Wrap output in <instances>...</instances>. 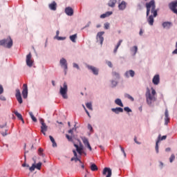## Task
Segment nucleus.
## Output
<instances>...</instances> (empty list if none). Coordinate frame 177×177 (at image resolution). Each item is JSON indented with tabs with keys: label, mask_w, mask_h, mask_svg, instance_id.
<instances>
[{
	"label": "nucleus",
	"mask_w": 177,
	"mask_h": 177,
	"mask_svg": "<svg viewBox=\"0 0 177 177\" xmlns=\"http://www.w3.org/2000/svg\"><path fill=\"white\" fill-rule=\"evenodd\" d=\"M147 9V21L150 26H154V17L158 16V10L156 9V1L151 0L145 3Z\"/></svg>",
	"instance_id": "f257e3e1"
},
{
	"label": "nucleus",
	"mask_w": 177,
	"mask_h": 177,
	"mask_svg": "<svg viewBox=\"0 0 177 177\" xmlns=\"http://www.w3.org/2000/svg\"><path fill=\"white\" fill-rule=\"evenodd\" d=\"M156 94L157 92H156V90L153 88H151V90L149 88H147L145 99L148 106H151L153 103L157 100V98L156 97Z\"/></svg>",
	"instance_id": "f03ea898"
},
{
	"label": "nucleus",
	"mask_w": 177,
	"mask_h": 177,
	"mask_svg": "<svg viewBox=\"0 0 177 177\" xmlns=\"http://www.w3.org/2000/svg\"><path fill=\"white\" fill-rule=\"evenodd\" d=\"M0 46H3V48H7V49H10V48L13 46V40L10 37L1 39L0 40Z\"/></svg>",
	"instance_id": "7ed1b4c3"
},
{
	"label": "nucleus",
	"mask_w": 177,
	"mask_h": 177,
	"mask_svg": "<svg viewBox=\"0 0 177 177\" xmlns=\"http://www.w3.org/2000/svg\"><path fill=\"white\" fill-rule=\"evenodd\" d=\"M67 92H68V86L67 85V83L65 82H64L62 86H60L59 95L62 96L63 99H68Z\"/></svg>",
	"instance_id": "20e7f679"
},
{
	"label": "nucleus",
	"mask_w": 177,
	"mask_h": 177,
	"mask_svg": "<svg viewBox=\"0 0 177 177\" xmlns=\"http://www.w3.org/2000/svg\"><path fill=\"white\" fill-rule=\"evenodd\" d=\"M59 64L62 68H64V75H67V71L68 70V64L67 63V59L66 58L62 57L59 60Z\"/></svg>",
	"instance_id": "39448f33"
},
{
	"label": "nucleus",
	"mask_w": 177,
	"mask_h": 177,
	"mask_svg": "<svg viewBox=\"0 0 177 177\" xmlns=\"http://www.w3.org/2000/svg\"><path fill=\"white\" fill-rule=\"evenodd\" d=\"M79 142H80L79 145L74 143L73 146L75 147L76 151L78 153V154H80V156H82V153H84V145H82L81 141H79Z\"/></svg>",
	"instance_id": "423d86ee"
},
{
	"label": "nucleus",
	"mask_w": 177,
	"mask_h": 177,
	"mask_svg": "<svg viewBox=\"0 0 177 177\" xmlns=\"http://www.w3.org/2000/svg\"><path fill=\"white\" fill-rule=\"evenodd\" d=\"M86 67L92 72L94 75H99V68L89 64H86Z\"/></svg>",
	"instance_id": "0eeeda50"
},
{
	"label": "nucleus",
	"mask_w": 177,
	"mask_h": 177,
	"mask_svg": "<svg viewBox=\"0 0 177 177\" xmlns=\"http://www.w3.org/2000/svg\"><path fill=\"white\" fill-rule=\"evenodd\" d=\"M103 35H104V32L103 31L98 32L96 35L97 42H100V45H103V41H104Z\"/></svg>",
	"instance_id": "6e6552de"
},
{
	"label": "nucleus",
	"mask_w": 177,
	"mask_h": 177,
	"mask_svg": "<svg viewBox=\"0 0 177 177\" xmlns=\"http://www.w3.org/2000/svg\"><path fill=\"white\" fill-rule=\"evenodd\" d=\"M169 9H171V10L173 13H175L176 15H177V9H176V8H177V0L171 2L169 4Z\"/></svg>",
	"instance_id": "1a4fd4ad"
},
{
	"label": "nucleus",
	"mask_w": 177,
	"mask_h": 177,
	"mask_svg": "<svg viewBox=\"0 0 177 177\" xmlns=\"http://www.w3.org/2000/svg\"><path fill=\"white\" fill-rule=\"evenodd\" d=\"M135 71L130 69L124 73V78H133V77H135Z\"/></svg>",
	"instance_id": "9d476101"
},
{
	"label": "nucleus",
	"mask_w": 177,
	"mask_h": 177,
	"mask_svg": "<svg viewBox=\"0 0 177 177\" xmlns=\"http://www.w3.org/2000/svg\"><path fill=\"white\" fill-rule=\"evenodd\" d=\"M31 57H32V56L31 55L30 53L26 55V66H28V67H32V64H34V61L31 59Z\"/></svg>",
	"instance_id": "9b49d317"
},
{
	"label": "nucleus",
	"mask_w": 177,
	"mask_h": 177,
	"mask_svg": "<svg viewBox=\"0 0 177 177\" xmlns=\"http://www.w3.org/2000/svg\"><path fill=\"white\" fill-rule=\"evenodd\" d=\"M23 88L22 96L24 99H27L28 96V86H27V84H24Z\"/></svg>",
	"instance_id": "f8f14e48"
},
{
	"label": "nucleus",
	"mask_w": 177,
	"mask_h": 177,
	"mask_svg": "<svg viewBox=\"0 0 177 177\" xmlns=\"http://www.w3.org/2000/svg\"><path fill=\"white\" fill-rule=\"evenodd\" d=\"M128 6V3L125 1H122L120 3H118V8L119 10L124 11L125 9H127V7Z\"/></svg>",
	"instance_id": "ddd939ff"
},
{
	"label": "nucleus",
	"mask_w": 177,
	"mask_h": 177,
	"mask_svg": "<svg viewBox=\"0 0 177 177\" xmlns=\"http://www.w3.org/2000/svg\"><path fill=\"white\" fill-rule=\"evenodd\" d=\"M41 167H42V162H38L37 165H35V163H33L32 166L29 168V171H30V172H32L35 171V168L39 170L41 169Z\"/></svg>",
	"instance_id": "4468645a"
},
{
	"label": "nucleus",
	"mask_w": 177,
	"mask_h": 177,
	"mask_svg": "<svg viewBox=\"0 0 177 177\" xmlns=\"http://www.w3.org/2000/svg\"><path fill=\"white\" fill-rule=\"evenodd\" d=\"M39 122L41 124V132H46V131H48V126H46V124L45 123V122H44V119L40 118Z\"/></svg>",
	"instance_id": "2eb2a0df"
},
{
	"label": "nucleus",
	"mask_w": 177,
	"mask_h": 177,
	"mask_svg": "<svg viewBox=\"0 0 177 177\" xmlns=\"http://www.w3.org/2000/svg\"><path fill=\"white\" fill-rule=\"evenodd\" d=\"M102 175H106V177H111V169L110 167H104L102 171Z\"/></svg>",
	"instance_id": "dca6fc26"
},
{
	"label": "nucleus",
	"mask_w": 177,
	"mask_h": 177,
	"mask_svg": "<svg viewBox=\"0 0 177 177\" xmlns=\"http://www.w3.org/2000/svg\"><path fill=\"white\" fill-rule=\"evenodd\" d=\"M64 12L67 16H73V15H74V10L71 7H66L64 10Z\"/></svg>",
	"instance_id": "f3484780"
},
{
	"label": "nucleus",
	"mask_w": 177,
	"mask_h": 177,
	"mask_svg": "<svg viewBox=\"0 0 177 177\" xmlns=\"http://www.w3.org/2000/svg\"><path fill=\"white\" fill-rule=\"evenodd\" d=\"M169 120V113L168 112V109H166L165 111V125H168Z\"/></svg>",
	"instance_id": "a211bd4d"
},
{
	"label": "nucleus",
	"mask_w": 177,
	"mask_h": 177,
	"mask_svg": "<svg viewBox=\"0 0 177 177\" xmlns=\"http://www.w3.org/2000/svg\"><path fill=\"white\" fill-rule=\"evenodd\" d=\"M130 53L131 56H136V53H138V46H133L130 48Z\"/></svg>",
	"instance_id": "6ab92c4d"
},
{
	"label": "nucleus",
	"mask_w": 177,
	"mask_h": 177,
	"mask_svg": "<svg viewBox=\"0 0 177 177\" xmlns=\"http://www.w3.org/2000/svg\"><path fill=\"white\" fill-rule=\"evenodd\" d=\"M162 26L163 28H165V30H169V28H171V27H172V22L165 21L162 24Z\"/></svg>",
	"instance_id": "aec40b11"
},
{
	"label": "nucleus",
	"mask_w": 177,
	"mask_h": 177,
	"mask_svg": "<svg viewBox=\"0 0 177 177\" xmlns=\"http://www.w3.org/2000/svg\"><path fill=\"white\" fill-rule=\"evenodd\" d=\"M153 85H158L160 84V75H155L152 79Z\"/></svg>",
	"instance_id": "412c9836"
},
{
	"label": "nucleus",
	"mask_w": 177,
	"mask_h": 177,
	"mask_svg": "<svg viewBox=\"0 0 177 177\" xmlns=\"http://www.w3.org/2000/svg\"><path fill=\"white\" fill-rule=\"evenodd\" d=\"M111 111L115 114H120V113H124V109L121 107L112 108Z\"/></svg>",
	"instance_id": "4be33fe9"
},
{
	"label": "nucleus",
	"mask_w": 177,
	"mask_h": 177,
	"mask_svg": "<svg viewBox=\"0 0 177 177\" xmlns=\"http://www.w3.org/2000/svg\"><path fill=\"white\" fill-rule=\"evenodd\" d=\"M48 8L50 10L55 11L57 9V3H56V1H53L48 5Z\"/></svg>",
	"instance_id": "5701e85b"
},
{
	"label": "nucleus",
	"mask_w": 177,
	"mask_h": 177,
	"mask_svg": "<svg viewBox=\"0 0 177 177\" xmlns=\"http://www.w3.org/2000/svg\"><path fill=\"white\" fill-rule=\"evenodd\" d=\"M0 133L3 137L8 136V135H10V133H9V127H6V129H3V130H1Z\"/></svg>",
	"instance_id": "b1692460"
},
{
	"label": "nucleus",
	"mask_w": 177,
	"mask_h": 177,
	"mask_svg": "<svg viewBox=\"0 0 177 177\" xmlns=\"http://www.w3.org/2000/svg\"><path fill=\"white\" fill-rule=\"evenodd\" d=\"M112 77L113 80H117L118 81H119V80H120L121 78V75H120V73L117 71L112 72Z\"/></svg>",
	"instance_id": "393cba45"
},
{
	"label": "nucleus",
	"mask_w": 177,
	"mask_h": 177,
	"mask_svg": "<svg viewBox=\"0 0 177 177\" xmlns=\"http://www.w3.org/2000/svg\"><path fill=\"white\" fill-rule=\"evenodd\" d=\"M73 153L74 156H75V158H72L71 159V161H75V162H77V161H79L80 164H82V162L81 161V160H80V158H78L77 157V151L75 150H73Z\"/></svg>",
	"instance_id": "a878e982"
},
{
	"label": "nucleus",
	"mask_w": 177,
	"mask_h": 177,
	"mask_svg": "<svg viewBox=\"0 0 177 177\" xmlns=\"http://www.w3.org/2000/svg\"><path fill=\"white\" fill-rule=\"evenodd\" d=\"M117 0H109L108 2V6H109V8H115Z\"/></svg>",
	"instance_id": "bb28decb"
},
{
	"label": "nucleus",
	"mask_w": 177,
	"mask_h": 177,
	"mask_svg": "<svg viewBox=\"0 0 177 177\" xmlns=\"http://www.w3.org/2000/svg\"><path fill=\"white\" fill-rule=\"evenodd\" d=\"M115 103L117 104V106H120V107H124V104L120 98H117L116 100H115Z\"/></svg>",
	"instance_id": "cd10ccee"
},
{
	"label": "nucleus",
	"mask_w": 177,
	"mask_h": 177,
	"mask_svg": "<svg viewBox=\"0 0 177 177\" xmlns=\"http://www.w3.org/2000/svg\"><path fill=\"white\" fill-rule=\"evenodd\" d=\"M111 88H115V86L118 85V80L115 79H113L112 80H111Z\"/></svg>",
	"instance_id": "c85d7f7f"
},
{
	"label": "nucleus",
	"mask_w": 177,
	"mask_h": 177,
	"mask_svg": "<svg viewBox=\"0 0 177 177\" xmlns=\"http://www.w3.org/2000/svg\"><path fill=\"white\" fill-rule=\"evenodd\" d=\"M12 113L16 115V117H17L19 120H20L21 121H23V115H21V114L18 113L17 111H12Z\"/></svg>",
	"instance_id": "c756f323"
},
{
	"label": "nucleus",
	"mask_w": 177,
	"mask_h": 177,
	"mask_svg": "<svg viewBox=\"0 0 177 177\" xmlns=\"http://www.w3.org/2000/svg\"><path fill=\"white\" fill-rule=\"evenodd\" d=\"M167 139V136H162L161 137V134H159L157 140H156V142H161V140H165Z\"/></svg>",
	"instance_id": "7c9ffc66"
},
{
	"label": "nucleus",
	"mask_w": 177,
	"mask_h": 177,
	"mask_svg": "<svg viewBox=\"0 0 177 177\" xmlns=\"http://www.w3.org/2000/svg\"><path fill=\"white\" fill-rule=\"evenodd\" d=\"M50 140L53 143V147H57V144L56 143V141H55V138L52 136H49Z\"/></svg>",
	"instance_id": "2f4dec72"
},
{
	"label": "nucleus",
	"mask_w": 177,
	"mask_h": 177,
	"mask_svg": "<svg viewBox=\"0 0 177 177\" xmlns=\"http://www.w3.org/2000/svg\"><path fill=\"white\" fill-rule=\"evenodd\" d=\"M69 39H71V41L73 43H75L77 42V34H75V35H71L69 37Z\"/></svg>",
	"instance_id": "473e14b6"
},
{
	"label": "nucleus",
	"mask_w": 177,
	"mask_h": 177,
	"mask_svg": "<svg viewBox=\"0 0 177 177\" xmlns=\"http://www.w3.org/2000/svg\"><path fill=\"white\" fill-rule=\"evenodd\" d=\"M90 168L91 169V171H97V166H96V165L95 163H91V166Z\"/></svg>",
	"instance_id": "72a5a7b5"
},
{
	"label": "nucleus",
	"mask_w": 177,
	"mask_h": 177,
	"mask_svg": "<svg viewBox=\"0 0 177 177\" xmlns=\"http://www.w3.org/2000/svg\"><path fill=\"white\" fill-rule=\"evenodd\" d=\"M82 140L84 146H87L88 145H89V140H88V138H86V137L82 138Z\"/></svg>",
	"instance_id": "f704fd0d"
},
{
	"label": "nucleus",
	"mask_w": 177,
	"mask_h": 177,
	"mask_svg": "<svg viewBox=\"0 0 177 177\" xmlns=\"http://www.w3.org/2000/svg\"><path fill=\"white\" fill-rule=\"evenodd\" d=\"M124 97H127V99H129V100H131V102H134L135 101V99L133 98V97H132L129 93H125L124 94Z\"/></svg>",
	"instance_id": "c9c22d12"
},
{
	"label": "nucleus",
	"mask_w": 177,
	"mask_h": 177,
	"mask_svg": "<svg viewBox=\"0 0 177 177\" xmlns=\"http://www.w3.org/2000/svg\"><path fill=\"white\" fill-rule=\"evenodd\" d=\"M38 154L40 157H45V154H44V149L39 148L38 149Z\"/></svg>",
	"instance_id": "e433bc0d"
},
{
	"label": "nucleus",
	"mask_w": 177,
	"mask_h": 177,
	"mask_svg": "<svg viewBox=\"0 0 177 177\" xmlns=\"http://www.w3.org/2000/svg\"><path fill=\"white\" fill-rule=\"evenodd\" d=\"M137 10H143V4L142 3L137 4Z\"/></svg>",
	"instance_id": "4c0bfd02"
},
{
	"label": "nucleus",
	"mask_w": 177,
	"mask_h": 177,
	"mask_svg": "<svg viewBox=\"0 0 177 177\" xmlns=\"http://www.w3.org/2000/svg\"><path fill=\"white\" fill-rule=\"evenodd\" d=\"M86 107L88 109V110H93V108L92 107V103L91 102H87L86 104Z\"/></svg>",
	"instance_id": "58836bf2"
},
{
	"label": "nucleus",
	"mask_w": 177,
	"mask_h": 177,
	"mask_svg": "<svg viewBox=\"0 0 177 177\" xmlns=\"http://www.w3.org/2000/svg\"><path fill=\"white\" fill-rule=\"evenodd\" d=\"M7 127H8V122H6L2 124H0V129H2V131Z\"/></svg>",
	"instance_id": "ea45409f"
},
{
	"label": "nucleus",
	"mask_w": 177,
	"mask_h": 177,
	"mask_svg": "<svg viewBox=\"0 0 177 177\" xmlns=\"http://www.w3.org/2000/svg\"><path fill=\"white\" fill-rule=\"evenodd\" d=\"M16 98L19 104H21V103H23V98L21 97V95L16 97Z\"/></svg>",
	"instance_id": "a19ab883"
},
{
	"label": "nucleus",
	"mask_w": 177,
	"mask_h": 177,
	"mask_svg": "<svg viewBox=\"0 0 177 177\" xmlns=\"http://www.w3.org/2000/svg\"><path fill=\"white\" fill-rule=\"evenodd\" d=\"M19 96H21V93L20 92V90L19 88H17L16 89L15 97H17Z\"/></svg>",
	"instance_id": "79ce46f5"
},
{
	"label": "nucleus",
	"mask_w": 177,
	"mask_h": 177,
	"mask_svg": "<svg viewBox=\"0 0 177 177\" xmlns=\"http://www.w3.org/2000/svg\"><path fill=\"white\" fill-rule=\"evenodd\" d=\"M158 142H156V146H155V150H156V152L157 154H158V153L160 152L158 149H159V147H158Z\"/></svg>",
	"instance_id": "37998d69"
},
{
	"label": "nucleus",
	"mask_w": 177,
	"mask_h": 177,
	"mask_svg": "<svg viewBox=\"0 0 177 177\" xmlns=\"http://www.w3.org/2000/svg\"><path fill=\"white\" fill-rule=\"evenodd\" d=\"M74 131H77V129L73 128V129L68 130V133H71V136H74V134H73Z\"/></svg>",
	"instance_id": "c03bdc74"
},
{
	"label": "nucleus",
	"mask_w": 177,
	"mask_h": 177,
	"mask_svg": "<svg viewBox=\"0 0 177 177\" xmlns=\"http://www.w3.org/2000/svg\"><path fill=\"white\" fill-rule=\"evenodd\" d=\"M175 160V154L172 153L169 158V162H174Z\"/></svg>",
	"instance_id": "a18cd8bd"
},
{
	"label": "nucleus",
	"mask_w": 177,
	"mask_h": 177,
	"mask_svg": "<svg viewBox=\"0 0 177 177\" xmlns=\"http://www.w3.org/2000/svg\"><path fill=\"white\" fill-rule=\"evenodd\" d=\"M104 28L105 30H109L110 28V24L109 22H106L104 24Z\"/></svg>",
	"instance_id": "49530a36"
},
{
	"label": "nucleus",
	"mask_w": 177,
	"mask_h": 177,
	"mask_svg": "<svg viewBox=\"0 0 177 177\" xmlns=\"http://www.w3.org/2000/svg\"><path fill=\"white\" fill-rule=\"evenodd\" d=\"M73 68H77V70H80V65H78V64L75 62L73 63Z\"/></svg>",
	"instance_id": "de8ad7c7"
},
{
	"label": "nucleus",
	"mask_w": 177,
	"mask_h": 177,
	"mask_svg": "<svg viewBox=\"0 0 177 177\" xmlns=\"http://www.w3.org/2000/svg\"><path fill=\"white\" fill-rule=\"evenodd\" d=\"M124 111L127 113H132V109H131L129 106H126L124 108Z\"/></svg>",
	"instance_id": "09e8293b"
},
{
	"label": "nucleus",
	"mask_w": 177,
	"mask_h": 177,
	"mask_svg": "<svg viewBox=\"0 0 177 177\" xmlns=\"http://www.w3.org/2000/svg\"><path fill=\"white\" fill-rule=\"evenodd\" d=\"M91 24H92V22H91V21H88V22L85 25L84 27H83V28H82V30H84V29H85V28H88V27H89V26H91Z\"/></svg>",
	"instance_id": "8fccbe9b"
},
{
	"label": "nucleus",
	"mask_w": 177,
	"mask_h": 177,
	"mask_svg": "<svg viewBox=\"0 0 177 177\" xmlns=\"http://www.w3.org/2000/svg\"><path fill=\"white\" fill-rule=\"evenodd\" d=\"M66 138L68 139V140H69V142H71V140H73V138H74V136H68V134H66Z\"/></svg>",
	"instance_id": "3c124183"
},
{
	"label": "nucleus",
	"mask_w": 177,
	"mask_h": 177,
	"mask_svg": "<svg viewBox=\"0 0 177 177\" xmlns=\"http://www.w3.org/2000/svg\"><path fill=\"white\" fill-rule=\"evenodd\" d=\"M55 39H57L58 41H64L66 39V37H57Z\"/></svg>",
	"instance_id": "603ef678"
},
{
	"label": "nucleus",
	"mask_w": 177,
	"mask_h": 177,
	"mask_svg": "<svg viewBox=\"0 0 177 177\" xmlns=\"http://www.w3.org/2000/svg\"><path fill=\"white\" fill-rule=\"evenodd\" d=\"M88 129L90 131V132H93V127H92V125H91V124H88Z\"/></svg>",
	"instance_id": "864d4df0"
},
{
	"label": "nucleus",
	"mask_w": 177,
	"mask_h": 177,
	"mask_svg": "<svg viewBox=\"0 0 177 177\" xmlns=\"http://www.w3.org/2000/svg\"><path fill=\"white\" fill-rule=\"evenodd\" d=\"M106 64L109 67H110V68H113V64L111 63V62L107 61Z\"/></svg>",
	"instance_id": "5fc2aeb1"
},
{
	"label": "nucleus",
	"mask_w": 177,
	"mask_h": 177,
	"mask_svg": "<svg viewBox=\"0 0 177 177\" xmlns=\"http://www.w3.org/2000/svg\"><path fill=\"white\" fill-rule=\"evenodd\" d=\"M0 100H2L3 102H6V97L0 94Z\"/></svg>",
	"instance_id": "6e6d98bb"
},
{
	"label": "nucleus",
	"mask_w": 177,
	"mask_h": 177,
	"mask_svg": "<svg viewBox=\"0 0 177 177\" xmlns=\"http://www.w3.org/2000/svg\"><path fill=\"white\" fill-rule=\"evenodd\" d=\"M176 49L172 51V55H177V41L176 43Z\"/></svg>",
	"instance_id": "4d7b16f0"
},
{
	"label": "nucleus",
	"mask_w": 177,
	"mask_h": 177,
	"mask_svg": "<svg viewBox=\"0 0 177 177\" xmlns=\"http://www.w3.org/2000/svg\"><path fill=\"white\" fill-rule=\"evenodd\" d=\"M105 15H106V17H109V16H111V15H113V12L108 11V12H105Z\"/></svg>",
	"instance_id": "13d9d810"
},
{
	"label": "nucleus",
	"mask_w": 177,
	"mask_h": 177,
	"mask_svg": "<svg viewBox=\"0 0 177 177\" xmlns=\"http://www.w3.org/2000/svg\"><path fill=\"white\" fill-rule=\"evenodd\" d=\"M121 44H122V39L119 40L116 46H118V48H120V46H121Z\"/></svg>",
	"instance_id": "bf43d9fd"
},
{
	"label": "nucleus",
	"mask_w": 177,
	"mask_h": 177,
	"mask_svg": "<svg viewBox=\"0 0 177 177\" xmlns=\"http://www.w3.org/2000/svg\"><path fill=\"white\" fill-rule=\"evenodd\" d=\"M118 46H115V48H114V50H113V53H114V55H117V52H118Z\"/></svg>",
	"instance_id": "052dcab7"
},
{
	"label": "nucleus",
	"mask_w": 177,
	"mask_h": 177,
	"mask_svg": "<svg viewBox=\"0 0 177 177\" xmlns=\"http://www.w3.org/2000/svg\"><path fill=\"white\" fill-rule=\"evenodd\" d=\"M2 93H3V86L0 84V95H2Z\"/></svg>",
	"instance_id": "680f3d73"
},
{
	"label": "nucleus",
	"mask_w": 177,
	"mask_h": 177,
	"mask_svg": "<svg viewBox=\"0 0 177 177\" xmlns=\"http://www.w3.org/2000/svg\"><path fill=\"white\" fill-rule=\"evenodd\" d=\"M100 17V19H106V17H107V15H106V13H104L101 15Z\"/></svg>",
	"instance_id": "e2e57ef3"
},
{
	"label": "nucleus",
	"mask_w": 177,
	"mask_h": 177,
	"mask_svg": "<svg viewBox=\"0 0 177 177\" xmlns=\"http://www.w3.org/2000/svg\"><path fill=\"white\" fill-rule=\"evenodd\" d=\"M159 167L160 168V169H162V168H164V163L162 162H159Z\"/></svg>",
	"instance_id": "0e129e2a"
},
{
	"label": "nucleus",
	"mask_w": 177,
	"mask_h": 177,
	"mask_svg": "<svg viewBox=\"0 0 177 177\" xmlns=\"http://www.w3.org/2000/svg\"><path fill=\"white\" fill-rule=\"evenodd\" d=\"M60 34V31L59 30H57L56 31V35L55 37V39H57L58 37H59V35Z\"/></svg>",
	"instance_id": "69168bd1"
},
{
	"label": "nucleus",
	"mask_w": 177,
	"mask_h": 177,
	"mask_svg": "<svg viewBox=\"0 0 177 177\" xmlns=\"http://www.w3.org/2000/svg\"><path fill=\"white\" fill-rule=\"evenodd\" d=\"M31 120H32L33 122H37V118H35V116H33L32 118H31Z\"/></svg>",
	"instance_id": "338daca9"
},
{
	"label": "nucleus",
	"mask_w": 177,
	"mask_h": 177,
	"mask_svg": "<svg viewBox=\"0 0 177 177\" xmlns=\"http://www.w3.org/2000/svg\"><path fill=\"white\" fill-rule=\"evenodd\" d=\"M86 147H88L90 151H92V147H91V144L87 145Z\"/></svg>",
	"instance_id": "774afa93"
}]
</instances>
